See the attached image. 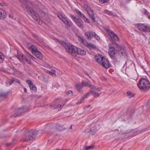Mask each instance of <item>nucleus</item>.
<instances>
[{
    "label": "nucleus",
    "instance_id": "obj_30",
    "mask_svg": "<svg viewBox=\"0 0 150 150\" xmlns=\"http://www.w3.org/2000/svg\"><path fill=\"white\" fill-rule=\"evenodd\" d=\"M75 11L76 12V13L81 18L82 17H83L84 15L81 12L79 11L77 9H75Z\"/></svg>",
    "mask_w": 150,
    "mask_h": 150
},
{
    "label": "nucleus",
    "instance_id": "obj_51",
    "mask_svg": "<svg viewBox=\"0 0 150 150\" xmlns=\"http://www.w3.org/2000/svg\"><path fill=\"white\" fill-rule=\"evenodd\" d=\"M64 150H70L68 149H64Z\"/></svg>",
    "mask_w": 150,
    "mask_h": 150
},
{
    "label": "nucleus",
    "instance_id": "obj_44",
    "mask_svg": "<svg viewBox=\"0 0 150 150\" xmlns=\"http://www.w3.org/2000/svg\"><path fill=\"white\" fill-rule=\"evenodd\" d=\"M89 93H88L87 94L84 95L83 98L84 99L86 98L88 96L89 94Z\"/></svg>",
    "mask_w": 150,
    "mask_h": 150
},
{
    "label": "nucleus",
    "instance_id": "obj_3",
    "mask_svg": "<svg viewBox=\"0 0 150 150\" xmlns=\"http://www.w3.org/2000/svg\"><path fill=\"white\" fill-rule=\"evenodd\" d=\"M56 40L59 43L65 47L66 50L68 52L71 53L74 58L77 59L76 55V47L72 45L67 44L64 41H60L58 39H56Z\"/></svg>",
    "mask_w": 150,
    "mask_h": 150
},
{
    "label": "nucleus",
    "instance_id": "obj_31",
    "mask_svg": "<svg viewBox=\"0 0 150 150\" xmlns=\"http://www.w3.org/2000/svg\"><path fill=\"white\" fill-rule=\"evenodd\" d=\"M76 89L79 91V92L81 91V90L83 88V85L80 84H77L76 85Z\"/></svg>",
    "mask_w": 150,
    "mask_h": 150
},
{
    "label": "nucleus",
    "instance_id": "obj_49",
    "mask_svg": "<svg viewBox=\"0 0 150 150\" xmlns=\"http://www.w3.org/2000/svg\"><path fill=\"white\" fill-rule=\"evenodd\" d=\"M72 125H71V127H70V128L71 129H72Z\"/></svg>",
    "mask_w": 150,
    "mask_h": 150
},
{
    "label": "nucleus",
    "instance_id": "obj_6",
    "mask_svg": "<svg viewBox=\"0 0 150 150\" xmlns=\"http://www.w3.org/2000/svg\"><path fill=\"white\" fill-rule=\"evenodd\" d=\"M28 48L35 55L36 57L40 59L42 58V54L40 52L38 51L37 48L31 43H29L28 45Z\"/></svg>",
    "mask_w": 150,
    "mask_h": 150
},
{
    "label": "nucleus",
    "instance_id": "obj_7",
    "mask_svg": "<svg viewBox=\"0 0 150 150\" xmlns=\"http://www.w3.org/2000/svg\"><path fill=\"white\" fill-rule=\"evenodd\" d=\"M85 36L88 40H91L92 38L94 37L96 40L98 41L100 40V38L95 32L91 31H88L85 32Z\"/></svg>",
    "mask_w": 150,
    "mask_h": 150
},
{
    "label": "nucleus",
    "instance_id": "obj_37",
    "mask_svg": "<svg viewBox=\"0 0 150 150\" xmlns=\"http://www.w3.org/2000/svg\"><path fill=\"white\" fill-rule=\"evenodd\" d=\"M79 40V41L81 42L82 43H83L84 42V40L83 38L82 37H78Z\"/></svg>",
    "mask_w": 150,
    "mask_h": 150
},
{
    "label": "nucleus",
    "instance_id": "obj_5",
    "mask_svg": "<svg viewBox=\"0 0 150 150\" xmlns=\"http://www.w3.org/2000/svg\"><path fill=\"white\" fill-rule=\"evenodd\" d=\"M17 58L23 62L30 63L31 62V59H33V57L29 54L24 56L23 54L21 53L18 54Z\"/></svg>",
    "mask_w": 150,
    "mask_h": 150
},
{
    "label": "nucleus",
    "instance_id": "obj_27",
    "mask_svg": "<svg viewBox=\"0 0 150 150\" xmlns=\"http://www.w3.org/2000/svg\"><path fill=\"white\" fill-rule=\"evenodd\" d=\"M90 92L91 94L95 97H96V96L98 97L100 95L99 93L93 90H90Z\"/></svg>",
    "mask_w": 150,
    "mask_h": 150
},
{
    "label": "nucleus",
    "instance_id": "obj_43",
    "mask_svg": "<svg viewBox=\"0 0 150 150\" xmlns=\"http://www.w3.org/2000/svg\"><path fill=\"white\" fill-rule=\"evenodd\" d=\"M83 99L84 98L82 97V98H81L80 99V100H79L78 102H77V104H79V103H82L83 102Z\"/></svg>",
    "mask_w": 150,
    "mask_h": 150
},
{
    "label": "nucleus",
    "instance_id": "obj_20",
    "mask_svg": "<svg viewBox=\"0 0 150 150\" xmlns=\"http://www.w3.org/2000/svg\"><path fill=\"white\" fill-rule=\"evenodd\" d=\"M27 83L29 85V87L31 90L33 91H35L36 90L37 88L36 87L33 83L31 81L28 80L27 81Z\"/></svg>",
    "mask_w": 150,
    "mask_h": 150
},
{
    "label": "nucleus",
    "instance_id": "obj_17",
    "mask_svg": "<svg viewBox=\"0 0 150 150\" xmlns=\"http://www.w3.org/2000/svg\"><path fill=\"white\" fill-rule=\"evenodd\" d=\"M45 132L47 133H52L54 131V129L52 125H47L44 129Z\"/></svg>",
    "mask_w": 150,
    "mask_h": 150
},
{
    "label": "nucleus",
    "instance_id": "obj_48",
    "mask_svg": "<svg viewBox=\"0 0 150 150\" xmlns=\"http://www.w3.org/2000/svg\"><path fill=\"white\" fill-rule=\"evenodd\" d=\"M9 17L11 18H13V16L11 15H9Z\"/></svg>",
    "mask_w": 150,
    "mask_h": 150
},
{
    "label": "nucleus",
    "instance_id": "obj_10",
    "mask_svg": "<svg viewBox=\"0 0 150 150\" xmlns=\"http://www.w3.org/2000/svg\"><path fill=\"white\" fill-rule=\"evenodd\" d=\"M64 105L62 100H60L57 101L55 102H53L51 104V106L54 108L61 109Z\"/></svg>",
    "mask_w": 150,
    "mask_h": 150
},
{
    "label": "nucleus",
    "instance_id": "obj_25",
    "mask_svg": "<svg viewBox=\"0 0 150 150\" xmlns=\"http://www.w3.org/2000/svg\"><path fill=\"white\" fill-rule=\"evenodd\" d=\"M118 52L120 56H125L126 55L125 51L123 48L120 47L118 49Z\"/></svg>",
    "mask_w": 150,
    "mask_h": 150
},
{
    "label": "nucleus",
    "instance_id": "obj_46",
    "mask_svg": "<svg viewBox=\"0 0 150 150\" xmlns=\"http://www.w3.org/2000/svg\"><path fill=\"white\" fill-rule=\"evenodd\" d=\"M90 131L89 130H86L85 131V132L86 133L87 132L88 133V132H90Z\"/></svg>",
    "mask_w": 150,
    "mask_h": 150
},
{
    "label": "nucleus",
    "instance_id": "obj_23",
    "mask_svg": "<svg viewBox=\"0 0 150 150\" xmlns=\"http://www.w3.org/2000/svg\"><path fill=\"white\" fill-rule=\"evenodd\" d=\"M86 46L91 49H95L96 48V46L93 44L91 43H87Z\"/></svg>",
    "mask_w": 150,
    "mask_h": 150
},
{
    "label": "nucleus",
    "instance_id": "obj_52",
    "mask_svg": "<svg viewBox=\"0 0 150 150\" xmlns=\"http://www.w3.org/2000/svg\"><path fill=\"white\" fill-rule=\"evenodd\" d=\"M57 150H64V149H57Z\"/></svg>",
    "mask_w": 150,
    "mask_h": 150
},
{
    "label": "nucleus",
    "instance_id": "obj_53",
    "mask_svg": "<svg viewBox=\"0 0 150 150\" xmlns=\"http://www.w3.org/2000/svg\"><path fill=\"white\" fill-rule=\"evenodd\" d=\"M88 106H90V105H88Z\"/></svg>",
    "mask_w": 150,
    "mask_h": 150
},
{
    "label": "nucleus",
    "instance_id": "obj_2",
    "mask_svg": "<svg viewBox=\"0 0 150 150\" xmlns=\"http://www.w3.org/2000/svg\"><path fill=\"white\" fill-rule=\"evenodd\" d=\"M22 6L36 22L40 24L42 23V21H40V18L38 14L33 9L28 5H22Z\"/></svg>",
    "mask_w": 150,
    "mask_h": 150
},
{
    "label": "nucleus",
    "instance_id": "obj_50",
    "mask_svg": "<svg viewBox=\"0 0 150 150\" xmlns=\"http://www.w3.org/2000/svg\"><path fill=\"white\" fill-rule=\"evenodd\" d=\"M148 18H149V19H150V16H148Z\"/></svg>",
    "mask_w": 150,
    "mask_h": 150
},
{
    "label": "nucleus",
    "instance_id": "obj_1",
    "mask_svg": "<svg viewBox=\"0 0 150 150\" xmlns=\"http://www.w3.org/2000/svg\"><path fill=\"white\" fill-rule=\"evenodd\" d=\"M38 134L37 130L34 129L27 130L24 133L23 138V142H29L33 140Z\"/></svg>",
    "mask_w": 150,
    "mask_h": 150
},
{
    "label": "nucleus",
    "instance_id": "obj_26",
    "mask_svg": "<svg viewBox=\"0 0 150 150\" xmlns=\"http://www.w3.org/2000/svg\"><path fill=\"white\" fill-rule=\"evenodd\" d=\"M106 15H108L110 16H117V15L115 14H113L110 11H109L108 10H105L103 12Z\"/></svg>",
    "mask_w": 150,
    "mask_h": 150
},
{
    "label": "nucleus",
    "instance_id": "obj_15",
    "mask_svg": "<svg viewBox=\"0 0 150 150\" xmlns=\"http://www.w3.org/2000/svg\"><path fill=\"white\" fill-rule=\"evenodd\" d=\"M137 28L139 30L143 31H147L149 30V28L147 26L143 24H138Z\"/></svg>",
    "mask_w": 150,
    "mask_h": 150
},
{
    "label": "nucleus",
    "instance_id": "obj_41",
    "mask_svg": "<svg viewBox=\"0 0 150 150\" xmlns=\"http://www.w3.org/2000/svg\"><path fill=\"white\" fill-rule=\"evenodd\" d=\"M67 93V94L70 95V96H72L73 95V92L71 91H68Z\"/></svg>",
    "mask_w": 150,
    "mask_h": 150
},
{
    "label": "nucleus",
    "instance_id": "obj_13",
    "mask_svg": "<svg viewBox=\"0 0 150 150\" xmlns=\"http://www.w3.org/2000/svg\"><path fill=\"white\" fill-rule=\"evenodd\" d=\"M108 35L110 36L112 41H117L119 40V38L117 35L113 32L110 31L109 29L107 30Z\"/></svg>",
    "mask_w": 150,
    "mask_h": 150
},
{
    "label": "nucleus",
    "instance_id": "obj_45",
    "mask_svg": "<svg viewBox=\"0 0 150 150\" xmlns=\"http://www.w3.org/2000/svg\"><path fill=\"white\" fill-rule=\"evenodd\" d=\"M145 107H147L148 108L150 107V100L149 101L147 105H146Z\"/></svg>",
    "mask_w": 150,
    "mask_h": 150
},
{
    "label": "nucleus",
    "instance_id": "obj_34",
    "mask_svg": "<svg viewBox=\"0 0 150 150\" xmlns=\"http://www.w3.org/2000/svg\"><path fill=\"white\" fill-rule=\"evenodd\" d=\"M127 94L128 96L130 98L134 96V94L130 91H128L127 92Z\"/></svg>",
    "mask_w": 150,
    "mask_h": 150
},
{
    "label": "nucleus",
    "instance_id": "obj_42",
    "mask_svg": "<svg viewBox=\"0 0 150 150\" xmlns=\"http://www.w3.org/2000/svg\"><path fill=\"white\" fill-rule=\"evenodd\" d=\"M35 8L36 9L37 11L40 12H42V11L41 9V7H40V8H38L37 7V5H35Z\"/></svg>",
    "mask_w": 150,
    "mask_h": 150
},
{
    "label": "nucleus",
    "instance_id": "obj_32",
    "mask_svg": "<svg viewBox=\"0 0 150 150\" xmlns=\"http://www.w3.org/2000/svg\"><path fill=\"white\" fill-rule=\"evenodd\" d=\"M4 59V56L3 54L0 52V64L3 61Z\"/></svg>",
    "mask_w": 150,
    "mask_h": 150
},
{
    "label": "nucleus",
    "instance_id": "obj_12",
    "mask_svg": "<svg viewBox=\"0 0 150 150\" xmlns=\"http://www.w3.org/2000/svg\"><path fill=\"white\" fill-rule=\"evenodd\" d=\"M86 10L89 16L92 19L93 21H95V13L89 7H87Z\"/></svg>",
    "mask_w": 150,
    "mask_h": 150
},
{
    "label": "nucleus",
    "instance_id": "obj_19",
    "mask_svg": "<svg viewBox=\"0 0 150 150\" xmlns=\"http://www.w3.org/2000/svg\"><path fill=\"white\" fill-rule=\"evenodd\" d=\"M103 59H105L102 55L98 54L95 56V59L99 64H101Z\"/></svg>",
    "mask_w": 150,
    "mask_h": 150
},
{
    "label": "nucleus",
    "instance_id": "obj_35",
    "mask_svg": "<svg viewBox=\"0 0 150 150\" xmlns=\"http://www.w3.org/2000/svg\"><path fill=\"white\" fill-rule=\"evenodd\" d=\"M87 23H89L90 22V20L88 18H86L84 15L83 17H82V18Z\"/></svg>",
    "mask_w": 150,
    "mask_h": 150
},
{
    "label": "nucleus",
    "instance_id": "obj_22",
    "mask_svg": "<svg viewBox=\"0 0 150 150\" xmlns=\"http://www.w3.org/2000/svg\"><path fill=\"white\" fill-rule=\"evenodd\" d=\"M56 129L59 131H61L64 130L65 128L64 126L61 125L60 124H57L56 125Z\"/></svg>",
    "mask_w": 150,
    "mask_h": 150
},
{
    "label": "nucleus",
    "instance_id": "obj_40",
    "mask_svg": "<svg viewBox=\"0 0 150 150\" xmlns=\"http://www.w3.org/2000/svg\"><path fill=\"white\" fill-rule=\"evenodd\" d=\"M13 79H14V82H16L17 83L19 84H21L20 81L19 80L16 79L14 78H13Z\"/></svg>",
    "mask_w": 150,
    "mask_h": 150
},
{
    "label": "nucleus",
    "instance_id": "obj_47",
    "mask_svg": "<svg viewBox=\"0 0 150 150\" xmlns=\"http://www.w3.org/2000/svg\"><path fill=\"white\" fill-rule=\"evenodd\" d=\"M24 92L25 93L27 92V89H26V88H24Z\"/></svg>",
    "mask_w": 150,
    "mask_h": 150
},
{
    "label": "nucleus",
    "instance_id": "obj_16",
    "mask_svg": "<svg viewBox=\"0 0 150 150\" xmlns=\"http://www.w3.org/2000/svg\"><path fill=\"white\" fill-rule=\"evenodd\" d=\"M100 64H101L103 67L106 68H108L110 66V64L108 61L105 58L103 59V61L102 63H101Z\"/></svg>",
    "mask_w": 150,
    "mask_h": 150
},
{
    "label": "nucleus",
    "instance_id": "obj_38",
    "mask_svg": "<svg viewBox=\"0 0 150 150\" xmlns=\"http://www.w3.org/2000/svg\"><path fill=\"white\" fill-rule=\"evenodd\" d=\"M71 16L74 22L76 21L75 20H76L78 19V18H76L75 16H74L72 14H71Z\"/></svg>",
    "mask_w": 150,
    "mask_h": 150
},
{
    "label": "nucleus",
    "instance_id": "obj_29",
    "mask_svg": "<svg viewBox=\"0 0 150 150\" xmlns=\"http://www.w3.org/2000/svg\"><path fill=\"white\" fill-rule=\"evenodd\" d=\"M47 72L52 76H56V75L55 74V71L54 70H52L51 71L47 70Z\"/></svg>",
    "mask_w": 150,
    "mask_h": 150
},
{
    "label": "nucleus",
    "instance_id": "obj_14",
    "mask_svg": "<svg viewBox=\"0 0 150 150\" xmlns=\"http://www.w3.org/2000/svg\"><path fill=\"white\" fill-rule=\"evenodd\" d=\"M82 85L83 86H86L90 88L91 89H95L96 91L99 90V88H96L95 86L91 85L90 83H88L87 81H83L82 82Z\"/></svg>",
    "mask_w": 150,
    "mask_h": 150
},
{
    "label": "nucleus",
    "instance_id": "obj_8",
    "mask_svg": "<svg viewBox=\"0 0 150 150\" xmlns=\"http://www.w3.org/2000/svg\"><path fill=\"white\" fill-rule=\"evenodd\" d=\"M28 110V108L26 107H23L21 108H18L16 109L15 110V115L14 117H16L21 115L23 113Z\"/></svg>",
    "mask_w": 150,
    "mask_h": 150
},
{
    "label": "nucleus",
    "instance_id": "obj_33",
    "mask_svg": "<svg viewBox=\"0 0 150 150\" xmlns=\"http://www.w3.org/2000/svg\"><path fill=\"white\" fill-rule=\"evenodd\" d=\"M94 147L93 146H86L85 147V150H89L91 149H93Z\"/></svg>",
    "mask_w": 150,
    "mask_h": 150
},
{
    "label": "nucleus",
    "instance_id": "obj_39",
    "mask_svg": "<svg viewBox=\"0 0 150 150\" xmlns=\"http://www.w3.org/2000/svg\"><path fill=\"white\" fill-rule=\"evenodd\" d=\"M109 0H99L101 4H103L108 2Z\"/></svg>",
    "mask_w": 150,
    "mask_h": 150
},
{
    "label": "nucleus",
    "instance_id": "obj_21",
    "mask_svg": "<svg viewBox=\"0 0 150 150\" xmlns=\"http://www.w3.org/2000/svg\"><path fill=\"white\" fill-rule=\"evenodd\" d=\"M6 16V11L2 9H0V19L5 18Z\"/></svg>",
    "mask_w": 150,
    "mask_h": 150
},
{
    "label": "nucleus",
    "instance_id": "obj_28",
    "mask_svg": "<svg viewBox=\"0 0 150 150\" xmlns=\"http://www.w3.org/2000/svg\"><path fill=\"white\" fill-rule=\"evenodd\" d=\"M14 79H13V78L11 79H8L6 82L7 86H8L11 85L14 82Z\"/></svg>",
    "mask_w": 150,
    "mask_h": 150
},
{
    "label": "nucleus",
    "instance_id": "obj_9",
    "mask_svg": "<svg viewBox=\"0 0 150 150\" xmlns=\"http://www.w3.org/2000/svg\"><path fill=\"white\" fill-rule=\"evenodd\" d=\"M58 17L61 19L67 26L69 27L72 26V22L69 19L66 18L65 15L62 14H59Z\"/></svg>",
    "mask_w": 150,
    "mask_h": 150
},
{
    "label": "nucleus",
    "instance_id": "obj_36",
    "mask_svg": "<svg viewBox=\"0 0 150 150\" xmlns=\"http://www.w3.org/2000/svg\"><path fill=\"white\" fill-rule=\"evenodd\" d=\"M8 94L7 93H2L0 94V97H6Z\"/></svg>",
    "mask_w": 150,
    "mask_h": 150
},
{
    "label": "nucleus",
    "instance_id": "obj_11",
    "mask_svg": "<svg viewBox=\"0 0 150 150\" xmlns=\"http://www.w3.org/2000/svg\"><path fill=\"white\" fill-rule=\"evenodd\" d=\"M109 54L111 58H113L115 54V48L113 44L112 43L109 44Z\"/></svg>",
    "mask_w": 150,
    "mask_h": 150
},
{
    "label": "nucleus",
    "instance_id": "obj_18",
    "mask_svg": "<svg viewBox=\"0 0 150 150\" xmlns=\"http://www.w3.org/2000/svg\"><path fill=\"white\" fill-rule=\"evenodd\" d=\"M80 54L81 55H84L86 54V51L83 49L76 47V54Z\"/></svg>",
    "mask_w": 150,
    "mask_h": 150
},
{
    "label": "nucleus",
    "instance_id": "obj_4",
    "mask_svg": "<svg viewBox=\"0 0 150 150\" xmlns=\"http://www.w3.org/2000/svg\"><path fill=\"white\" fill-rule=\"evenodd\" d=\"M137 86L141 90L147 91L150 88V83L147 79L142 78L139 81Z\"/></svg>",
    "mask_w": 150,
    "mask_h": 150
},
{
    "label": "nucleus",
    "instance_id": "obj_24",
    "mask_svg": "<svg viewBox=\"0 0 150 150\" xmlns=\"http://www.w3.org/2000/svg\"><path fill=\"white\" fill-rule=\"evenodd\" d=\"M75 23L80 28H83V26L82 23L81 22L78 18V19L75 20Z\"/></svg>",
    "mask_w": 150,
    "mask_h": 150
},
{
    "label": "nucleus",
    "instance_id": "obj_54",
    "mask_svg": "<svg viewBox=\"0 0 150 150\" xmlns=\"http://www.w3.org/2000/svg\"><path fill=\"white\" fill-rule=\"evenodd\" d=\"M117 45V47H118V45Z\"/></svg>",
    "mask_w": 150,
    "mask_h": 150
}]
</instances>
